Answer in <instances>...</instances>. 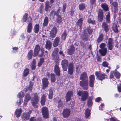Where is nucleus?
Masks as SVG:
<instances>
[{"instance_id": "obj_1", "label": "nucleus", "mask_w": 121, "mask_h": 121, "mask_svg": "<svg viewBox=\"0 0 121 121\" xmlns=\"http://www.w3.org/2000/svg\"><path fill=\"white\" fill-rule=\"evenodd\" d=\"M80 79L82 81H80V84L82 88L84 90H87L88 87V80L87 73H83L81 75Z\"/></svg>"}, {"instance_id": "obj_2", "label": "nucleus", "mask_w": 121, "mask_h": 121, "mask_svg": "<svg viewBox=\"0 0 121 121\" xmlns=\"http://www.w3.org/2000/svg\"><path fill=\"white\" fill-rule=\"evenodd\" d=\"M39 99L38 94L37 93H34L33 97L31 99V102L32 106L35 108H37L38 106L37 105L39 101Z\"/></svg>"}, {"instance_id": "obj_3", "label": "nucleus", "mask_w": 121, "mask_h": 121, "mask_svg": "<svg viewBox=\"0 0 121 121\" xmlns=\"http://www.w3.org/2000/svg\"><path fill=\"white\" fill-rule=\"evenodd\" d=\"M59 51L58 48H55L52 54V59L55 60V62H56V63H58V61L59 60V55L58 53Z\"/></svg>"}, {"instance_id": "obj_4", "label": "nucleus", "mask_w": 121, "mask_h": 121, "mask_svg": "<svg viewBox=\"0 0 121 121\" xmlns=\"http://www.w3.org/2000/svg\"><path fill=\"white\" fill-rule=\"evenodd\" d=\"M41 111L43 117L45 119L49 117V112L48 108L46 107H43L41 109Z\"/></svg>"}, {"instance_id": "obj_5", "label": "nucleus", "mask_w": 121, "mask_h": 121, "mask_svg": "<svg viewBox=\"0 0 121 121\" xmlns=\"http://www.w3.org/2000/svg\"><path fill=\"white\" fill-rule=\"evenodd\" d=\"M77 94L79 96L82 95L81 99L83 101H85L88 95V92L86 91H78Z\"/></svg>"}, {"instance_id": "obj_6", "label": "nucleus", "mask_w": 121, "mask_h": 121, "mask_svg": "<svg viewBox=\"0 0 121 121\" xmlns=\"http://www.w3.org/2000/svg\"><path fill=\"white\" fill-rule=\"evenodd\" d=\"M27 21V22H29L27 26V31L28 33H30L31 32L33 28L32 23L33 21L32 18L31 16H29L28 18Z\"/></svg>"}, {"instance_id": "obj_7", "label": "nucleus", "mask_w": 121, "mask_h": 121, "mask_svg": "<svg viewBox=\"0 0 121 121\" xmlns=\"http://www.w3.org/2000/svg\"><path fill=\"white\" fill-rule=\"evenodd\" d=\"M60 12V9H59L56 11L54 10H52L50 13L51 15L54 14V15L56 16V21L58 23L60 22V15L59 14Z\"/></svg>"}, {"instance_id": "obj_8", "label": "nucleus", "mask_w": 121, "mask_h": 121, "mask_svg": "<svg viewBox=\"0 0 121 121\" xmlns=\"http://www.w3.org/2000/svg\"><path fill=\"white\" fill-rule=\"evenodd\" d=\"M95 74L98 79L101 81L106 78L107 77V75L105 73H101L100 72H96Z\"/></svg>"}, {"instance_id": "obj_9", "label": "nucleus", "mask_w": 121, "mask_h": 121, "mask_svg": "<svg viewBox=\"0 0 121 121\" xmlns=\"http://www.w3.org/2000/svg\"><path fill=\"white\" fill-rule=\"evenodd\" d=\"M31 112V111L30 110L27 113H23L21 117L22 120L23 121H26L29 120L30 117V114Z\"/></svg>"}, {"instance_id": "obj_10", "label": "nucleus", "mask_w": 121, "mask_h": 121, "mask_svg": "<svg viewBox=\"0 0 121 121\" xmlns=\"http://www.w3.org/2000/svg\"><path fill=\"white\" fill-rule=\"evenodd\" d=\"M107 47L108 49L112 50L114 47V43L113 39L112 38H109L108 39L107 43Z\"/></svg>"}, {"instance_id": "obj_11", "label": "nucleus", "mask_w": 121, "mask_h": 121, "mask_svg": "<svg viewBox=\"0 0 121 121\" xmlns=\"http://www.w3.org/2000/svg\"><path fill=\"white\" fill-rule=\"evenodd\" d=\"M42 80V88L44 90L48 86L49 82L48 79L46 78H43Z\"/></svg>"}, {"instance_id": "obj_12", "label": "nucleus", "mask_w": 121, "mask_h": 121, "mask_svg": "<svg viewBox=\"0 0 121 121\" xmlns=\"http://www.w3.org/2000/svg\"><path fill=\"white\" fill-rule=\"evenodd\" d=\"M55 65L54 67V71L56 75L58 76H60V68L58 66V63H55Z\"/></svg>"}, {"instance_id": "obj_13", "label": "nucleus", "mask_w": 121, "mask_h": 121, "mask_svg": "<svg viewBox=\"0 0 121 121\" xmlns=\"http://www.w3.org/2000/svg\"><path fill=\"white\" fill-rule=\"evenodd\" d=\"M68 64V61L67 60L64 59L62 60L61 65L63 70L64 71H66L67 70Z\"/></svg>"}, {"instance_id": "obj_14", "label": "nucleus", "mask_w": 121, "mask_h": 121, "mask_svg": "<svg viewBox=\"0 0 121 121\" xmlns=\"http://www.w3.org/2000/svg\"><path fill=\"white\" fill-rule=\"evenodd\" d=\"M98 20L99 22L103 20V12L101 9L98 10Z\"/></svg>"}, {"instance_id": "obj_15", "label": "nucleus", "mask_w": 121, "mask_h": 121, "mask_svg": "<svg viewBox=\"0 0 121 121\" xmlns=\"http://www.w3.org/2000/svg\"><path fill=\"white\" fill-rule=\"evenodd\" d=\"M40 49V47L39 44H37L35 46L34 50L33 56H36L38 54Z\"/></svg>"}, {"instance_id": "obj_16", "label": "nucleus", "mask_w": 121, "mask_h": 121, "mask_svg": "<svg viewBox=\"0 0 121 121\" xmlns=\"http://www.w3.org/2000/svg\"><path fill=\"white\" fill-rule=\"evenodd\" d=\"M57 33V29L56 27H54L50 32V37L51 38H54L56 35Z\"/></svg>"}, {"instance_id": "obj_17", "label": "nucleus", "mask_w": 121, "mask_h": 121, "mask_svg": "<svg viewBox=\"0 0 121 121\" xmlns=\"http://www.w3.org/2000/svg\"><path fill=\"white\" fill-rule=\"evenodd\" d=\"M46 97L47 96L45 94H43L41 96L40 102L42 106H44L45 104Z\"/></svg>"}, {"instance_id": "obj_18", "label": "nucleus", "mask_w": 121, "mask_h": 121, "mask_svg": "<svg viewBox=\"0 0 121 121\" xmlns=\"http://www.w3.org/2000/svg\"><path fill=\"white\" fill-rule=\"evenodd\" d=\"M73 92L72 91H68L65 97L66 101L67 102L70 100L71 97L73 96Z\"/></svg>"}, {"instance_id": "obj_19", "label": "nucleus", "mask_w": 121, "mask_h": 121, "mask_svg": "<svg viewBox=\"0 0 121 121\" xmlns=\"http://www.w3.org/2000/svg\"><path fill=\"white\" fill-rule=\"evenodd\" d=\"M70 110L69 109L66 108L64 109L62 113L63 117L66 118L69 116L70 115Z\"/></svg>"}, {"instance_id": "obj_20", "label": "nucleus", "mask_w": 121, "mask_h": 121, "mask_svg": "<svg viewBox=\"0 0 121 121\" xmlns=\"http://www.w3.org/2000/svg\"><path fill=\"white\" fill-rule=\"evenodd\" d=\"M52 44L50 40H47L45 45V47L46 49L48 50H50L52 48Z\"/></svg>"}, {"instance_id": "obj_21", "label": "nucleus", "mask_w": 121, "mask_h": 121, "mask_svg": "<svg viewBox=\"0 0 121 121\" xmlns=\"http://www.w3.org/2000/svg\"><path fill=\"white\" fill-rule=\"evenodd\" d=\"M60 39L58 37H56L53 42V46L54 47H56L58 45Z\"/></svg>"}, {"instance_id": "obj_22", "label": "nucleus", "mask_w": 121, "mask_h": 121, "mask_svg": "<svg viewBox=\"0 0 121 121\" xmlns=\"http://www.w3.org/2000/svg\"><path fill=\"white\" fill-rule=\"evenodd\" d=\"M34 84V83L32 82L31 81L30 82L29 86L26 87V90L25 91H32Z\"/></svg>"}, {"instance_id": "obj_23", "label": "nucleus", "mask_w": 121, "mask_h": 121, "mask_svg": "<svg viewBox=\"0 0 121 121\" xmlns=\"http://www.w3.org/2000/svg\"><path fill=\"white\" fill-rule=\"evenodd\" d=\"M22 112V110L21 108L19 109H17L15 112V114L16 117L17 118L19 117L20 116Z\"/></svg>"}, {"instance_id": "obj_24", "label": "nucleus", "mask_w": 121, "mask_h": 121, "mask_svg": "<svg viewBox=\"0 0 121 121\" xmlns=\"http://www.w3.org/2000/svg\"><path fill=\"white\" fill-rule=\"evenodd\" d=\"M99 51L102 56H104L106 54L107 50V48H105L104 49H99Z\"/></svg>"}, {"instance_id": "obj_25", "label": "nucleus", "mask_w": 121, "mask_h": 121, "mask_svg": "<svg viewBox=\"0 0 121 121\" xmlns=\"http://www.w3.org/2000/svg\"><path fill=\"white\" fill-rule=\"evenodd\" d=\"M39 30V25L38 24H36L34 26V32L35 33H38Z\"/></svg>"}, {"instance_id": "obj_26", "label": "nucleus", "mask_w": 121, "mask_h": 121, "mask_svg": "<svg viewBox=\"0 0 121 121\" xmlns=\"http://www.w3.org/2000/svg\"><path fill=\"white\" fill-rule=\"evenodd\" d=\"M75 51V48L73 46H71L70 49H68V54L71 55H72Z\"/></svg>"}, {"instance_id": "obj_27", "label": "nucleus", "mask_w": 121, "mask_h": 121, "mask_svg": "<svg viewBox=\"0 0 121 121\" xmlns=\"http://www.w3.org/2000/svg\"><path fill=\"white\" fill-rule=\"evenodd\" d=\"M54 102L56 103L58 102V107L59 108L60 107V99H59V98L58 97L54 98L53 99Z\"/></svg>"}, {"instance_id": "obj_28", "label": "nucleus", "mask_w": 121, "mask_h": 121, "mask_svg": "<svg viewBox=\"0 0 121 121\" xmlns=\"http://www.w3.org/2000/svg\"><path fill=\"white\" fill-rule=\"evenodd\" d=\"M101 6L104 10L105 11H107L108 10V6L105 3H102L101 4Z\"/></svg>"}, {"instance_id": "obj_29", "label": "nucleus", "mask_w": 121, "mask_h": 121, "mask_svg": "<svg viewBox=\"0 0 121 121\" xmlns=\"http://www.w3.org/2000/svg\"><path fill=\"white\" fill-rule=\"evenodd\" d=\"M48 22L49 19L48 17L47 16H46L45 17L43 22V27L47 26L48 25Z\"/></svg>"}, {"instance_id": "obj_30", "label": "nucleus", "mask_w": 121, "mask_h": 121, "mask_svg": "<svg viewBox=\"0 0 121 121\" xmlns=\"http://www.w3.org/2000/svg\"><path fill=\"white\" fill-rule=\"evenodd\" d=\"M36 62L35 59H33L31 63V69L32 70H35L36 68Z\"/></svg>"}, {"instance_id": "obj_31", "label": "nucleus", "mask_w": 121, "mask_h": 121, "mask_svg": "<svg viewBox=\"0 0 121 121\" xmlns=\"http://www.w3.org/2000/svg\"><path fill=\"white\" fill-rule=\"evenodd\" d=\"M28 15V14L27 13H25L22 18V22H26L27 21Z\"/></svg>"}, {"instance_id": "obj_32", "label": "nucleus", "mask_w": 121, "mask_h": 121, "mask_svg": "<svg viewBox=\"0 0 121 121\" xmlns=\"http://www.w3.org/2000/svg\"><path fill=\"white\" fill-rule=\"evenodd\" d=\"M33 55V51L32 50H30L28 52L27 57V59L30 60L31 59Z\"/></svg>"}, {"instance_id": "obj_33", "label": "nucleus", "mask_w": 121, "mask_h": 121, "mask_svg": "<svg viewBox=\"0 0 121 121\" xmlns=\"http://www.w3.org/2000/svg\"><path fill=\"white\" fill-rule=\"evenodd\" d=\"M50 76L51 82H55L56 79L55 74L51 73L50 74Z\"/></svg>"}, {"instance_id": "obj_34", "label": "nucleus", "mask_w": 121, "mask_h": 121, "mask_svg": "<svg viewBox=\"0 0 121 121\" xmlns=\"http://www.w3.org/2000/svg\"><path fill=\"white\" fill-rule=\"evenodd\" d=\"M31 98V97L30 96L29 93H27L25 97V99L24 100V103L25 102L27 103L30 100Z\"/></svg>"}, {"instance_id": "obj_35", "label": "nucleus", "mask_w": 121, "mask_h": 121, "mask_svg": "<svg viewBox=\"0 0 121 121\" xmlns=\"http://www.w3.org/2000/svg\"><path fill=\"white\" fill-rule=\"evenodd\" d=\"M49 2L48 1H46L45 3V10L46 11H48V9L51 8V6L50 5Z\"/></svg>"}, {"instance_id": "obj_36", "label": "nucleus", "mask_w": 121, "mask_h": 121, "mask_svg": "<svg viewBox=\"0 0 121 121\" xmlns=\"http://www.w3.org/2000/svg\"><path fill=\"white\" fill-rule=\"evenodd\" d=\"M102 28L106 32H107L108 30V25L105 22H103V23Z\"/></svg>"}, {"instance_id": "obj_37", "label": "nucleus", "mask_w": 121, "mask_h": 121, "mask_svg": "<svg viewBox=\"0 0 121 121\" xmlns=\"http://www.w3.org/2000/svg\"><path fill=\"white\" fill-rule=\"evenodd\" d=\"M30 72V69L29 68H26L23 71V76L24 77H26L29 74Z\"/></svg>"}, {"instance_id": "obj_38", "label": "nucleus", "mask_w": 121, "mask_h": 121, "mask_svg": "<svg viewBox=\"0 0 121 121\" xmlns=\"http://www.w3.org/2000/svg\"><path fill=\"white\" fill-rule=\"evenodd\" d=\"M90 110L88 108H87L85 110V116L86 118L89 117L90 115Z\"/></svg>"}, {"instance_id": "obj_39", "label": "nucleus", "mask_w": 121, "mask_h": 121, "mask_svg": "<svg viewBox=\"0 0 121 121\" xmlns=\"http://www.w3.org/2000/svg\"><path fill=\"white\" fill-rule=\"evenodd\" d=\"M93 30L91 28H88L85 31L84 33L86 34H91L93 32Z\"/></svg>"}, {"instance_id": "obj_40", "label": "nucleus", "mask_w": 121, "mask_h": 121, "mask_svg": "<svg viewBox=\"0 0 121 121\" xmlns=\"http://www.w3.org/2000/svg\"><path fill=\"white\" fill-rule=\"evenodd\" d=\"M85 7V4L84 3L80 4L78 6L79 9L81 10L84 9Z\"/></svg>"}, {"instance_id": "obj_41", "label": "nucleus", "mask_w": 121, "mask_h": 121, "mask_svg": "<svg viewBox=\"0 0 121 121\" xmlns=\"http://www.w3.org/2000/svg\"><path fill=\"white\" fill-rule=\"evenodd\" d=\"M83 21L82 19V18H80L78 20V21L76 23L77 25L79 26L80 28H81L82 26Z\"/></svg>"}, {"instance_id": "obj_42", "label": "nucleus", "mask_w": 121, "mask_h": 121, "mask_svg": "<svg viewBox=\"0 0 121 121\" xmlns=\"http://www.w3.org/2000/svg\"><path fill=\"white\" fill-rule=\"evenodd\" d=\"M105 19L107 23H110V13L109 12H108L107 14L106 15Z\"/></svg>"}, {"instance_id": "obj_43", "label": "nucleus", "mask_w": 121, "mask_h": 121, "mask_svg": "<svg viewBox=\"0 0 121 121\" xmlns=\"http://www.w3.org/2000/svg\"><path fill=\"white\" fill-rule=\"evenodd\" d=\"M88 35L84 33V34L82 35V39L84 41H86L87 40L88 38Z\"/></svg>"}, {"instance_id": "obj_44", "label": "nucleus", "mask_w": 121, "mask_h": 121, "mask_svg": "<svg viewBox=\"0 0 121 121\" xmlns=\"http://www.w3.org/2000/svg\"><path fill=\"white\" fill-rule=\"evenodd\" d=\"M49 93L48 94V98L49 99H52L53 96V91L51 90H49Z\"/></svg>"}, {"instance_id": "obj_45", "label": "nucleus", "mask_w": 121, "mask_h": 121, "mask_svg": "<svg viewBox=\"0 0 121 121\" xmlns=\"http://www.w3.org/2000/svg\"><path fill=\"white\" fill-rule=\"evenodd\" d=\"M114 75L116 78H118L120 77L121 74L117 70H115L114 71Z\"/></svg>"}, {"instance_id": "obj_46", "label": "nucleus", "mask_w": 121, "mask_h": 121, "mask_svg": "<svg viewBox=\"0 0 121 121\" xmlns=\"http://www.w3.org/2000/svg\"><path fill=\"white\" fill-rule=\"evenodd\" d=\"M103 35L101 34L99 36L97 39V42L98 43L100 42L103 39Z\"/></svg>"}, {"instance_id": "obj_47", "label": "nucleus", "mask_w": 121, "mask_h": 121, "mask_svg": "<svg viewBox=\"0 0 121 121\" xmlns=\"http://www.w3.org/2000/svg\"><path fill=\"white\" fill-rule=\"evenodd\" d=\"M92 98L90 97L88 99L87 102V105L88 107H90L91 106L92 104Z\"/></svg>"}, {"instance_id": "obj_48", "label": "nucleus", "mask_w": 121, "mask_h": 121, "mask_svg": "<svg viewBox=\"0 0 121 121\" xmlns=\"http://www.w3.org/2000/svg\"><path fill=\"white\" fill-rule=\"evenodd\" d=\"M112 29L113 31L116 33H117L118 30L117 29V26L116 25H114L112 26Z\"/></svg>"}, {"instance_id": "obj_49", "label": "nucleus", "mask_w": 121, "mask_h": 121, "mask_svg": "<svg viewBox=\"0 0 121 121\" xmlns=\"http://www.w3.org/2000/svg\"><path fill=\"white\" fill-rule=\"evenodd\" d=\"M40 51L41 52V54L38 55V56L39 57H42L44 53L45 50L43 48H42L40 49Z\"/></svg>"}, {"instance_id": "obj_50", "label": "nucleus", "mask_w": 121, "mask_h": 121, "mask_svg": "<svg viewBox=\"0 0 121 121\" xmlns=\"http://www.w3.org/2000/svg\"><path fill=\"white\" fill-rule=\"evenodd\" d=\"M66 35L67 34L65 31H64L63 33L62 34V36L61 37V39L62 40H65Z\"/></svg>"}, {"instance_id": "obj_51", "label": "nucleus", "mask_w": 121, "mask_h": 121, "mask_svg": "<svg viewBox=\"0 0 121 121\" xmlns=\"http://www.w3.org/2000/svg\"><path fill=\"white\" fill-rule=\"evenodd\" d=\"M89 81L95 82V77L94 75H91L89 77Z\"/></svg>"}, {"instance_id": "obj_52", "label": "nucleus", "mask_w": 121, "mask_h": 121, "mask_svg": "<svg viewBox=\"0 0 121 121\" xmlns=\"http://www.w3.org/2000/svg\"><path fill=\"white\" fill-rule=\"evenodd\" d=\"M24 95V94L23 92L21 91L18 94V97L19 98H22Z\"/></svg>"}, {"instance_id": "obj_53", "label": "nucleus", "mask_w": 121, "mask_h": 121, "mask_svg": "<svg viewBox=\"0 0 121 121\" xmlns=\"http://www.w3.org/2000/svg\"><path fill=\"white\" fill-rule=\"evenodd\" d=\"M87 22L88 23H91L93 24H95V21L91 20L90 18L88 19L87 20Z\"/></svg>"}, {"instance_id": "obj_54", "label": "nucleus", "mask_w": 121, "mask_h": 121, "mask_svg": "<svg viewBox=\"0 0 121 121\" xmlns=\"http://www.w3.org/2000/svg\"><path fill=\"white\" fill-rule=\"evenodd\" d=\"M112 7L113 6L115 8H116L118 4L117 2H114L112 4Z\"/></svg>"}, {"instance_id": "obj_55", "label": "nucleus", "mask_w": 121, "mask_h": 121, "mask_svg": "<svg viewBox=\"0 0 121 121\" xmlns=\"http://www.w3.org/2000/svg\"><path fill=\"white\" fill-rule=\"evenodd\" d=\"M74 65L72 63H69L68 69H73Z\"/></svg>"}, {"instance_id": "obj_56", "label": "nucleus", "mask_w": 121, "mask_h": 121, "mask_svg": "<svg viewBox=\"0 0 121 121\" xmlns=\"http://www.w3.org/2000/svg\"><path fill=\"white\" fill-rule=\"evenodd\" d=\"M66 3H65L63 4L62 9L63 12H64L65 11V10L66 8Z\"/></svg>"}, {"instance_id": "obj_57", "label": "nucleus", "mask_w": 121, "mask_h": 121, "mask_svg": "<svg viewBox=\"0 0 121 121\" xmlns=\"http://www.w3.org/2000/svg\"><path fill=\"white\" fill-rule=\"evenodd\" d=\"M95 82L89 81V85L91 87H93L94 86Z\"/></svg>"}, {"instance_id": "obj_58", "label": "nucleus", "mask_w": 121, "mask_h": 121, "mask_svg": "<svg viewBox=\"0 0 121 121\" xmlns=\"http://www.w3.org/2000/svg\"><path fill=\"white\" fill-rule=\"evenodd\" d=\"M106 46V44H105L104 43H101L100 46V47L101 48V49H103Z\"/></svg>"}, {"instance_id": "obj_59", "label": "nucleus", "mask_w": 121, "mask_h": 121, "mask_svg": "<svg viewBox=\"0 0 121 121\" xmlns=\"http://www.w3.org/2000/svg\"><path fill=\"white\" fill-rule=\"evenodd\" d=\"M117 88L119 92H121V84H119L117 85Z\"/></svg>"}, {"instance_id": "obj_60", "label": "nucleus", "mask_w": 121, "mask_h": 121, "mask_svg": "<svg viewBox=\"0 0 121 121\" xmlns=\"http://www.w3.org/2000/svg\"><path fill=\"white\" fill-rule=\"evenodd\" d=\"M13 50L12 51L13 52H17L18 49V48L17 47H14L13 48Z\"/></svg>"}, {"instance_id": "obj_61", "label": "nucleus", "mask_w": 121, "mask_h": 121, "mask_svg": "<svg viewBox=\"0 0 121 121\" xmlns=\"http://www.w3.org/2000/svg\"><path fill=\"white\" fill-rule=\"evenodd\" d=\"M102 65L104 67H107L108 66V64L106 61H104L102 63Z\"/></svg>"}, {"instance_id": "obj_62", "label": "nucleus", "mask_w": 121, "mask_h": 121, "mask_svg": "<svg viewBox=\"0 0 121 121\" xmlns=\"http://www.w3.org/2000/svg\"><path fill=\"white\" fill-rule=\"evenodd\" d=\"M114 75V71H112L110 73V78H113Z\"/></svg>"}, {"instance_id": "obj_63", "label": "nucleus", "mask_w": 121, "mask_h": 121, "mask_svg": "<svg viewBox=\"0 0 121 121\" xmlns=\"http://www.w3.org/2000/svg\"><path fill=\"white\" fill-rule=\"evenodd\" d=\"M73 69H68V72L69 73L70 75H72L73 72Z\"/></svg>"}, {"instance_id": "obj_64", "label": "nucleus", "mask_w": 121, "mask_h": 121, "mask_svg": "<svg viewBox=\"0 0 121 121\" xmlns=\"http://www.w3.org/2000/svg\"><path fill=\"white\" fill-rule=\"evenodd\" d=\"M104 105L103 104H101L99 107V109L100 110H102L103 109Z\"/></svg>"}]
</instances>
